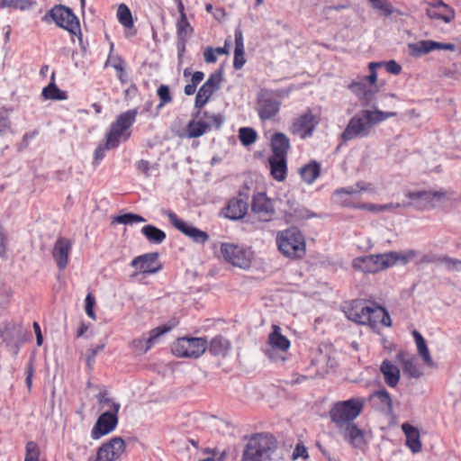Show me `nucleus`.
Returning <instances> with one entry per match:
<instances>
[{
  "mask_svg": "<svg viewBox=\"0 0 461 461\" xmlns=\"http://www.w3.org/2000/svg\"><path fill=\"white\" fill-rule=\"evenodd\" d=\"M345 314L347 318L360 325H368L375 328L378 325L391 326V318L388 312L375 303H367L364 300H354L347 306Z\"/></svg>",
  "mask_w": 461,
  "mask_h": 461,
  "instance_id": "f257e3e1",
  "label": "nucleus"
},
{
  "mask_svg": "<svg viewBox=\"0 0 461 461\" xmlns=\"http://www.w3.org/2000/svg\"><path fill=\"white\" fill-rule=\"evenodd\" d=\"M394 116H396V113L393 112L363 110L349 120L341 133V139L344 142H348L355 139L367 137L373 125Z\"/></svg>",
  "mask_w": 461,
  "mask_h": 461,
  "instance_id": "f03ea898",
  "label": "nucleus"
},
{
  "mask_svg": "<svg viewBox=\"0 0 461 461\" xmlns=\"http://www.w3.org/2000/svg\"><path fill=\"white\" fill-rule=\"evenodd\" d=\"M277 447V439L271 433H254L243 447L240 461H272Z\"/></svg>",
  "mask_w": 461,
  "mask_h": 461,
  "instance_id": "7ed1b4c3",
  "label": "nucleus"
},
{
  "mask_svg": "<svg viewBox=\"0 0 461 461\" xmlns=\"http://www.w3.org/2000/svg\"><path fill=\"white\" fill-rule=\"evenodd\" d=\"M136 108L122 113L110 125L105 134L106 148L116 149L122 141H127L131 135V128L136 122Z\"/></svg>",
  "mask_w": 461,
  "mask_h": 461,
  "instance_id": "20e7f679",
  "label": "nucleus"
},
{
  "mask_svg": "<svg viewBox=\"0 0 461 461\" xmlns=\"http://www.w3.org/2000/svg\"><path fill=\"white\" fill-rule=\"evenodd\" d=\"M366 405L364 397H352L335 402L330 410V418L338 429L352 423L362 412Z\"/></svg>",
  "mask_w": 461,
  "mask_h": 461,
  "instance_id": "39448f33",
  "label": "nucleus"
},
{
  "mask_svg": "<svg viewBox=\"0 0 461 461\" xmlns=\"http://www.w3.org/2000/svg\"><path fill=\"white\" fill-rule=\"evenodd\" d=\"M223 121L224 117L221 113L198 109L193 114V118L188 122L185 132L180 134V137L188 139L199 138L211 131L213 127L219 129Z\"/></svg>",
  "mask_w": 461,
  "mask_h": 461,
  "instance_id": "423d86ee",
  "label": "nucleus"
},
{
  "mask_svg": "<svg viewBox=\"0 0 461 461\" xmlns=\"http://www.w3.org/2000/svg\"><path fill=\"white\" fill-rule=\"evenodd\" d=\"M276 244L279 251L289 258H301L306 252L304 237L296 228L278 231Z\"/></svg>",
  "mask_w": 461,
  "mask_h": 461,
  "instance_id": "0eeeda50",
  "label": "nucleus"
},
{
  "mask_svg": "<svg viewBox=\"0 0 461 461\" xmlns=\"http://www.w3.org/2000/svg\"><path fill=\"white\" fill-rule=\"evenodd\" d=\"M49 18L69 34L81 38L80 22L71 8L63 5H56L47 12L42 20L48 22Z\"/></svg>",
  "mask_w": 461,
  "mask_h": 461,
  "instance_id": "6e6552de",
  "label": "nucleus"
},
{
  "mask_svg": "<svg viewBox=\"0 0 461 461\" xmlns=\"http://www.w3.org/2000/svg\"><path fill=\"white\" fill-rule=\"evenodd\" d=\"M364 192L374 194L375 190L371 183L358 181L355 185L336 189L331 197L335 203L342 207L357 209Z\"/></svg>",
  "mask_w": 461,
  "mask_h": 461,
  "instance_id": "1a4fd4ad",
  "label": "nucleus"
},
{
  "mask_svg": "<svg viewBox=\"0 0 461 461\" xmlns=\"http://www.w3.org/2000/svg\"><path fill=\"white\" fill-rule=\"evenodd\" d=\"M208 341L202 337H181L171 345V353L176 357L197 359L206 351Z\"/></svg>",
  "mask_w": 461,
  "mask_h": 461,
  "instance_id": "9d476101",
  "label": "nucleus"
},
{
  "mask_svg": "<svg viewBox=\"0 0 461 461\" xmlns=\"http://www.w3.org/2000/svg\"><path fill=\"white\" fill-rule=\"evenodd\" d=\"M221 253L228 263L240 268L248 269L252 263L253 252L237 244L221 243Z\"/></svg>",
  "mask_w": 461,
  "mask_h": 461,
  "instance_id": "9b49d317",
  "label": "nucleus"
},
{
  "mask_svg": "<svg viewBox=\"0 0 461 461\" xmlns=\"http://www.w3.org/2000/svg\"><path fill=\"white\" fill-rule=\"evenodd\" d=\"M406 196L411 200L405 206H413L419 210L433 208L438 203L446 199L444 191L422 190L408 192Z\"/></svg>",
  "mask_w": 461,
  "mask_h": 461,
  "instance_id": "f8f14e48",
  "label": "nucleus"
},
{
  "mask_svg": "<svg viewBox=\"0 0 461 461\" xmlns=\"http://www.w3.org/2000/svg\"><path fill=\"white\" fill-rule=\"evenodd\" d=\"M280 101L275 97L272 92L261 90L257 100V113L261 121L271 120L279 113Z\"/></svg>",
  "mask_w": 461,
  "mask_h": 461,
  "instance_id": "ddd939ff",
  "label": "nucleus"
},
{
  "mask_svg": "<svg viewBox=\"0 0 461 461\" xmlns=\"http://www.w3.org/2000/svg\"><path fill=\"white\" fill-rule=\"evenodd\" d=\"M319 123L320 117L308 109L294 120L289 131L294 135H299L302 139H306L312 136Z\"/></svg>",
  "mask_w": 461,
  "mask_h": 461,
  "instance_id": "4468645a",
  "label": "nucleus"
},
{
  "mask_svg": "<svg viewBox=\"0 0 461 461\" xmlns=\"http://www.w3.org/2000/svg\"><path fill=\"white\" fill-rule=\"evenodd\" d=\"M222 81V71L218 69L212 73L207 80L198 89L195 99L194 107L202 109L211 99L213 94L220 88Z\"/></svg>",
  "mask_w": 461,
  "mask_h": 461,
  "instance_id": "2eb2a0df",
  "label": "nucleus"
},
{
  "mask_svg": "<svg viewBox=\"0 0 461 461\" xmlns=\"http://www.w3.org/2000/svg\"><path fill=\"white\" fill-rule=\"evenodd\" d=\"M352 267L355 270L368 274L389 268L385 253L357 257L353 259Z\"/></svg>",
  "mask_w": 461,
  "mask_h": 461,
  "instance_id": "dca6fc26",
  "label": "nucleus"
},
{
  "mask_svg": "<svg viewBox=\"0 0 461 461\" xmlns=\"http://www.w3.org/2000/svg\"><path fill=\"white\" fill-rule=\"evenodd\" d=\"M167 216L175 229L190 238L194 242L204 244L209 240V235L205 231L185 222L175 212L169 211L167 212Z\"/></svg>",
  "mask_w": 461,
  "mask_h": 461,
  "instance_id": "f3484780",
  "label": "nucleus"
},
{
  "mask_svg": "<svg viewBox=\"0 0 461 461\" xmlns=\"http://www.w3.org/2000/svg\"><path fill=\"white\" fill-rule=\"evenodd\" d=\"M281 328L278 325H272V331L269 333L267 338V344L270 346V349H267L265 354L272 360L277 361L281 359L285 361L284 357H279L275 353V350H278L281 353L287 352L290 348V340L282 334Z\"/></svg>",
  "mask_w": 461,
  "mask_h": 461,
  "instance_id": "a211bd4d",
  "label": "nucleus"
},
{
  "mask_svg": "<svg viewBox=\"0 0 461 461\" xmlns=\"http://www.w3.org/2000/svg\"><path fill=\"white\" fill-rule=\"evenodd\" d=\"M251 211L259 221H268L275 214V207L270 198L265 193L254 194L251 203Z\"/></svg>",
  "mask_w": 461,
  "mask_h": 461,
  "instance_id": "6ab92c4d",
  "label": "nucleus"
},
{
  "mask_svg": "<svg viewBox=\"0 0 461 461\" xmlns=\"http://www.w3.org/2000/svg\"><path fill=\"white\" fill-rule=\"evenodd\" d=\"M170 330L169 327L159 326L149 332V337L135 339L131 347L134 353L142 355L147 353L158 340V339Z\"/></svg>",
  "mask_w": 461,
  "mask_h": 461,
  "instance_id": "aec40b11",
  "label": "nucleus"
},
{
  "mask_svg": "<svg viewBox=\"0 0 461 461\" xmlns=\"http://www.w3.org/2000/svg\"><path fill=\"white\" fill-rule=\"evenodd\" d=\"M408 49L412 57L419 58L437 50L455 51L456 47L453 43H442L430 40H422L416 43H410Z\"/></svg>",
  "mask_w": 461,
  "mask_h": 461,
  "instance_id": "412c9836",
  "label": "nucleus"
},
{
  "mask_svg": "<svg viewBox=\"0 0 461 461\" xmlns=\"http://www.w3.org/2000/svg\"><path fill=\"white\" fill-rule=\"evenodd\" d=\"M118 425V414L113 412H103L97 419L91 430V438H100L113 432Z\"/></svg>",
  "mask_w": 461,
  "mask_h": 461,
  "instance_id": "4be33fe9",
  "label": "nucleus"
},
{
  "mask_svg": "<svg viewBox=\"0 0 461 461\" xmlns=\"http://www.w3.org/2000/svg\"><path fill=\"white\" fill-rule=\"evenodd\" d=\"M426 15L431 20H440L449 23L455 20V10L442 0H432L428 3Z\"/></svg>",
  "mask_w": 461,
  "mask_h": 461,
  "instance_id": "5701e85b",
  "label": "nucleus"
},
{
  "mask_svg": "<svg viewBox=\"0 0 461 461\" xmlns=\"http://www.w3.org/2000/svg\"><path fill=\"white\" fill-rule=\"evenodd\" d=\"M131 266L143 275H151L159 271L162 267L158 262V254L156 252L146 253L132 259Z\"/></svg>",
  "mask_w": 461,
  "mask_h": 461,
  "instance_id": "b1692460",
  "label": "nucleus"
},
{
  "mask_svg": "<svg viewBox=\"0 0 461 461\" xmlns=\"http://www.w3.org/2000/svg\"><path fill=\"white\" fill-rule=\"evenodd\" d=\"M72 249V240L64 237L57 239L52 249V257L59 270H64L69 261V254Z\"/></svg>",
  "mask_w": 461,
  "mask_h": 461,
  "instance_id": "393cba45",
  "label": "nucleus"
},
{
  "mask_svg": "<svg viewBox=\"0 0 461 461\" xmlns=\"http://www.w3.org/2000/svg\"><path fill=\"white\" fill-rule=\"evenodd\" d=\"M176 49L178 59H181L185 52L186 43L194 33V28L188 22L187 17L178 18L176 23Z\"/></svg>",
  "mask_w": 461,
  "mask_h": 461,
  "instance_id": "a878e982",
  "label": "nucleus"
},
{
  "mask_svg": "<svg viewBox=\"0 0 461 461\" xmlns=\"http://www.w3.org/2000/svg\"><path fill=\"white\" fill-rule=\"evenodd\" d=\"M248 208L247 198L242 197V194H240L238 197L229 200L223 209V213L226 218L230 220H240L246 215Z\"/></svg>",
  "mask_w": 461,
  "mask_h": 461,
  "instance_id": "bb28decb",
  "label": "nucleus"
},
{
  "mask_svg": "<svg viewBox=\"0 0 461 461\" xmlns=\"http://www.w3.org/2000/svg\"><path fill=\"white\" fill-rule=\"evenodd\" d=\"M348 89L366 105L372 101L374 95L378 91L377 86H368L364 78L352 81L348 85Z\"/></svg>",
  "mask_w": 461,
  "mask_h": 461,
  "instance_id": "cd10ccee",
  "label": "nucleus"
},
{
  "mask_svg": "<svg viewBox=\"0 0 461 461\" xmlns=\"http://www.w3.org/2000/svg\"><path fill=\"white\" fill-rule=\"evenodd\" d=\"M396 357L402 366L403 373L409 377L418 379L423 375L414 356H410L405 352L400 351Z\"/></svg>",
  "mask_w": 461,
  "mask_h": 461,
  "instance_id": "c85d7f7f",
  "label": "nucleus"
},
{
  "mask_svg": "<svg viewBox=\"0 0 461 461\" xmlns=\"http://www.w3.org/2000/svg\"><path fill=\"white\" fill-rule=\"evenodd\" d=\"M271 156L287 158L290 149L288 137L285 133L276 132L271 138Z\"/></svg>",
  "mask_w": 461,
  "mask_h": 461,
  "instance_id": "c756f323",
  "label": "nucleus"
},
{
  "mask_svg": "<svg viewBox=\"0 0 461 461\" xmlns=\"http://www.w3.org/2000/svg\"><path fill=\"white\" fill-rule=\"evenodd\" d=\"M231 348L230 342L221 335L215 336L208 343L207 349L213 357H225Z\"/></svg>",
  "mask_w": 461,
  "mask_h": 461,
  "instance_id": "7c9ffc66",
  "label": "nucleus"
},
{
  "mask_svg": "<svg viewBox=\"0 0 461 461\" xmlns=\"http://www.w3.org/2000/svg\"><path fill=\"white\" fill-rule=\"evenodd\" d=\"M402 430L406 437V446L413 453L420 452L421 450L422 444L420 441L419 429L409 423H402Z\"/></svg>",
  "mask_w": 461,
  "mask_h": 461,
  "instance_id": "2f4dec72",
  "label": "nucleus"
},
{
  "mask_svg": "<svg viewBox=\"0 0 461 461\" xmlns=\"http://www.w3.org/2000/svg\"><path fill=\"white\" fill-rule=\"evenodd\" d=\"M380 372L383 374L385 384L392 388L396 387L400 380V369L390 360H384L380 366Z\"/></svg>",
  "mask_w": 461,
  "mask_h": 461,
  "instance_id": "473e14b6",
  "label": "nucleus"
},
{
  "mask_svg": "<svg viewBox=\"0 0 461 461\" xmlns=\"http://www.w3.org/2000/svg\"><path fill=\"white\" fill-rule=\"evenodd\" d=\"M270 174L276 181H284L287 174V158L270 156Z\"/></svg>",
  "mask_w": 461,
  "mask_h": 461,
  "instance_id": "72a5a7b5",
  "label": "nucleus"
},
{
  "mask_svg": "<svg viewBox=\"0 0 461 461\" xmlns=\"http://www.w3.org/2000/svg\"><path fill=\"white\" fill-rule=\"evenodd\" d=\"M343 429V437L354 447H360L365 443L363 431L355 424H345Z\"/></svg>",
  "mask_w": 461,
  "mask_h": 461,
  "instance_id": "f704fd0d",
  "label": "nucleus"
},
{
  "mask_svg": "<svg viewBox=\"0 0 461 461\" xmlns=\"http://www.w3.org/2000/svg\"><path fill=\"white\" fill-rule=\"evenodd\" d=\"M412 336L416 343L418 354L422 358L424 364L429 367H435L436 365L430 356L429 350L422 335L418 330H413Z\"/></svg>",
  "mask_w": 461,
  "mask_h": 461,
  "instance_id": "c9c22d12",
  "label": "nucleus"
},
{
  "mask_svg": "<svg viewBox=\"0 0 461 461\" xmlns=\"http://www.w3.org/2000/svg\"><path fill=\"white\" fill-rule=\"evenodd\" d=\"M385 255L386 260L388 262V267H392L395 266L398 262H400L402 265L407 264L416 257L417 251L413 249L400 252L390 251L385 253Z\"/></svg>",
  "mask_w": 461,
  "mask_h": 461,
  "instance_id": "e433bc0d",
  "label": "nucleus"
},
{
  "mask_svg": "<svg viewBox=\"0 0 461 461\" xmlns=\"http://www.w3.org/2000/svg\"><path fill=\"white\" fill-rule=\"evenodd\" d=\"M300 176L303 182L312 185L321 174V165L316 161H311L300 168Z\"/></svg>",
  "mask_w": 461,
  "mask_h": 461,
  "instance_id": "4c0bfd02",
  "label": "nucleus"
},
{
  "mask_svg": "<svg viewBox=\"0 0 461 461\" xmlns=\"http://www.w3.org/2000/svg\"><path fill=\"white\" fill-rule=\"evenodd\" d=\"M141 233L154 244H161L167 238L165 231L150 224L142 227Z\"/></svg>",
  "mask_w": 461,
  "mask_h": 461,
  "instance_id": "58836bf2",
  "label": "nucleus"
},
{
  "mask_svg": "<svg viewBox=\"0 0 461 461\" xmlns=\"http://www.w3.org/2000/svg\"><path fill=\"white\" fill-rule=\"evenodd\" d=\"M41 95L47 100H66L68 94L60 90L54 82L50 83L42 89Z\"/></svg>",
  "mask_w": 461,
  "mask_h": 461,
  "instance_id": "ea45409f",
  "label": "nucleus"
},
{
  "mask_svg": "<svg viewBox=\"0 0 461 461\" xmlns=\"http://www.w3.org/2000/svg\"><path fill=\"white\" fill-rule=\"evenodd\" d=\"M98 403L102 408H108V411L105 412H113L115 414L119 413L121 404L116 402L113 398L109 396L107 391L100 392L97 396Z\"/></svg>",
  "mask_w": 461,
  "mask_h": 461,
  "instance_id": "a19ab883",
  "label": "nucleus"
},
{
  "mask_svg": "<svg viewBox=\"0 0 461 461\" xmlns=\"http://www.w3.org/2000/svg\"><path fill=\"white\" fill-rule=\"evenodd\" d=\"M117 19L125 28L133 27V19L130 8L125 4H121L117 9Z\"/></svg>",
  "mask_w": 461,
  "mask_h": 461,
  "instance_id": "79ce46f5",
  "label": "nucleus"
},
{
  "mask_svg": "<svg viewBox=\"0 0 461 461\" xmlns=\"http://www.w3.org/2000/svg\"><path fill=\"white\" fill-rule=\"evenodd\" d=\"M257 138V131L253 128L242 127L239 130V139L244 146L253 144Z\"/></svg>",
  "mask_w": 461,
  "mask_h": 461,
  "instance_id": "37998d69",
  "label": "nucleus"
},
{
  "mask_svg": "<svg viewBox=\"0 0 461 461\" xmlns=\"http://www.w3.org/2000/svg\"><path fill=\"white\" fill-rule=\"evenodd\" d=\"M112 52H113V46L111 47V51L108 56V59L104 63V68L112 67L116 70V73L122 72V70H126L125 60L118 55L112 54Z\"/></svg>",
  "mask_w": 461,
  "mask_h": 461,
  "instance_id": "c03bdc74",
  "label": "nucleus"
},
{
  "mask_svg": "<svg viewBox=\"0 0 461 461\" xmlns=\"http://www.w3.org/2000/svg\"><path fill=\"white\" fill-rule=\"evenodd\" d=\"M157 95L159 99L158 109L173 102V95L167 85H160L157 89Z\"/></svg>",
  "mask_w": 461,
  "mask_h": 461,
  "instance_id": "a18cd8bd",
  "label": "nucleus"
},
{
  "mask_svg": "<svg viewBox=\"0 0 461 461\" xmlns=\"http://www.w3.org/2000/svg\"><path fill=\"white\" fill-rule=\"evenodd\" d=\"M40 456L41 451L38 444L34 441L27 442L24 461H46L45 459H41Z\"/></svg>",
  "mask_w": 461,
  "mask_h": 461,
  "instance_id": "49530a36",
  "label": "nucleus"
},
{
  "mask_svg": "<svg viewBox=\"0 0 461 461\" xmlns=\"http://www.w3.org/2000/svg\"><path fill=\"white\" fill-rule=\"evenodd\" d=\"M374 9L379 10L384 16L394 14V7L389 0H367Z\"/></svg>",
  "mask_w": 461,
  "mask_h": 461,
  "instance_id": "de8ad7c7",
  "label": "nucleus"
},
{
  "mask_svg": "<svg viewBox=\"0 0 461 461\" xmlns=\"http://www.w3.org/2000/svg\"><path fill=\"white\" fill-rule=\"evenodd\" d=\"M146 219L139 214H134L131 212L117 215L113 218V222L120 223V224H132L136 222H144Z\"/></svg>",
  "mask_w": 461,
  "mask_h": 461,
  "instance_id": "09e8293b",
  "label": "nucleus"
},
{
  "mask_svg": "<svg viewBox=\"0 0 461 461\" xmlns=\"http://www.w3.org/2000/svg\"><path fill=\"white\" fill-rule=\"evenodd\" d=\"M372 399H377L380 404L386 408L387 410L391 411L393 408V400L391 398L390 393L385 390H378L374 392L371 394Z\"/></svg>",
  "mask_w": 461,
  "mask_h": 461,
  "instance_id": "8fccbe9b",
  "label": "nucleus"
},
{
  "mask_svg": "<svg viewBox=\"0 0 461 461\" xmlns=\"http://www.w3.org/2000/svg\"><path fill=\"white\" fill-rule=\"evenodd\" d=\"M7 8H13L15 10L25 11L29 10L36 5L34 0H6Z\"/></svg>",
  "mask_w": 461,
  "mask_h": 461,
  "instance_id": "3c124183",
  "label": "nucleus"
},
{
  "mask_svg": "<svg viewBox=\"0 0 461 461\" xmlns=\"http://www.w3.org/2000/svg\"><path fill=\"white\" fill-rule=\"evenodd\" d=\"M203 453L208 454L209 456L199 461H225L228 455L226 450L219 452L217 448H205Z\"/></svg>",
  "mask_w": 461,
  "mask_h": 461,
  "instance_id": "603ef678",
  "label": "nucleus"
},
{
  "mask_svg": "<svg viewBox=\"0 0 461 461\" xmlns=\"http://www.w3.org/2000/svg\"><path fill=\"white\" fill-rule=\"evenodd\" d=\"M13 112L12 108L5 106L0 107V133L6 131L11 125L9 115Z\"/></svg>",
  "mask_w": 461,
  "mask_h": 461,
  "instance_id": "864d4df0",
  "label": "nucleus"
},
{
  "mask_svg": "<svg viewBox=\"0 0 461 461\" xmlns=\"http://www.w3.org/2000/svg\"><path fill=\"white\" fill-rule=\"evenodd\" d=\"M438 261L444 264L448 271H461V260L447 256L439 257Z\"/></svg>",
  "mask_w": 461,
  "mask_h": 461,
  "instance_id": "5fc2aeb1",
  "label": "nucleus"
},
{
  "mask_svg": "<svg viewBox=\"0 0 461 461\" xmlns=\"http://www.w3.org/2000/svg\"><path fill=\"white\" fill-rule=\"evenodd\" d=\"M15 327L16 326L14 323H6L3 329L0 330V337L6 345H9L13 341V332L14 331Z\"/></svg>",
  "mask_w": 461,
  "mask_h": 461,
  "instance_id": "6e6d98bb",
  "label": "nucleus"
},
{
  "mask_svg": "<svg viewBox=\"0 0 461 461\" xmlns=\"http://www.w3.org/2000/svg\"><path fill=\"white\" fill-rule=\"evenodd\" d=\"M383 63L371 62L368 65L370 75L364 77L363 78L368 84V86H376L377 75L375 72V68L382 67Z\"/></svg>",
  "mask_w": 461,
  "mask_h": 461,
  "instance_id": "4d7b16f0",
  "label": "nucleus"
},
{
  "mask_svg": "<svg viewBox=\"0 0 461 461\" xmlns=\"http://www.w3.org/2000/svg\"><path fill=\"white\" fill-rule=\"evenodd\" d=\"M85 303H86L85 310H86V315L89 318H91L92 320H95L96 319V315H95V312L94 311V307L95 305V296L91 293H88L86 297V299H85Z\"/></svg>",
  "mask_w": 461,
  "mask_h": 461,
  "instance_id": "13d9d810",
  "label": "nucleus"
},
{
  "mask_svg": "<svg viewBox=\"0 0 461 461\" xmlns=\"http://www.w3.org/2000/svg\"><path fill=\"white\" fill-rule=\"evenodd\" d=\"M246 63L245 50H234L233 67L235 69H240Z\"/></svg>",
  "mask_w": 461,
  "mask_h": 461,
  "instance_id": "bf43d9fd",
  "label": "nucleus"
},
{
  "mask_svg": "<svg viewBox=\"0 0 461 461\" xmlns=\"http://www.w3.org/2000/svg\"><path fill=\"white\" fill-rule=\"evenodd\" d=\"M382 63V67L384 66L390 74L399 75L402 71V67L395 60Z\"/></svg>",
  "mask_w": 461,
  "mask_h": 461,
  "instance_id": "052dcab7",
  "label": "nucleus"
},
{
  "mask_svg": "<svg viewBox=\"0 0 461 461\" xmlns=\"http://www.w3.org/2000/svg\"><path fill=\"white\" fill-rule=\"evenodd\" d=\"M357 209L366 210L372 212H382L381 205L370 203H358Z\"/></svg>",
  "mask_w": 461,
  "mask_h": 461,
  "instance_id": "680f3d73",
  "label": "nucleus"
},
{
  "mask_svg": "<svg viewBox=\"0 0 461 461\" xmlns=\"http://www.w3.org/2000/svg\"><path fill=\"white\" fill-rule=\"evenodd\" d=\"M137 169L142 173L146 177L149 176L150 163L148 160L140 159L136 164Z\"/></svg>",
  "mask_w": 461,
  "mask_h": 461,
  "instance_id": "e2e57ef3",
  "label": "nucleus"
},
{
  "mask_svg": "<svg viewBox=\"0 0 461 461\" xmlns=\"http://www.w3.org/2000/svg\"><path fill=\"white\" fill-rule=\"evenodd\" d=\"M110 149L106 148V141L104 145H99L94 153V160L96 163H99L105 156V151L109 150Z\"/></svg>",
  "mask_w": 461,
  "mask_h": 461,
  "instance_id": "0e129e2a",
  "label": "nucleus"
},
{
  "mask_svg": "<svg viewBox=\"0 0 461 461\" xmlns=\"http://www.w3.org/2000/svg\"><path fill=\"white\" fill-rule=\"evenodd\" d=\"M203 59L206 63H215L217 61V56L214 49L212 47H207L203 50Z\"/></svg>",
  "mask_w": 461,
  "mask_h": 461,
  "instance_id": "69168bd1",
  "label": "nucleus"
},
{
  "mask_svg": "<svg viewBox=\"0 0 461 461\" xmlns=\"http://www.w3.org/2000/svg\"><path fill=\"white\" fill-rule=\"evenodd\" d=\"M34 374V366L32 361H30L26 367V378L25 383L29 390H31L32 385V377Z\"/></svg>",
  "mask_w": 461,
  "mask_h": 461,
  "instance_id": "338daca9",
  "label": "nucleus"
},
{
  "mask_svg": "<svg viewBox=\"0 0 461 461\" xmlns=\"http://www.w3.org/2000/svg\"><path fill=\"white\" fill-rule=\"evenodd\" d=\"M104 348V344L96 345L89 349V355L87 356V365L90 366L91 362L95 361V358L98 352Z\"/></svg>",
  "mask_w": 461,
  "mask_h": 461,
  "instance_id": "774afa93",
  "label": "nucleus"
}]
</instances>
